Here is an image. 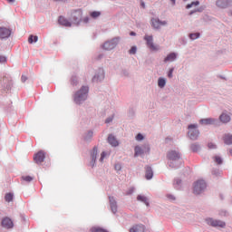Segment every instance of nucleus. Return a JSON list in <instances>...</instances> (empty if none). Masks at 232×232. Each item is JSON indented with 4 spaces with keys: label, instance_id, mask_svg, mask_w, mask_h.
Returning a JSON list of instances; mask_svg holds the SVG:
<instances>
[{
    "label": "nucleus",
    "instance_id": "nucleus-2",
    "mask_svg": "<svg viewBox=\"0 0 232 232\" xmlns=\"http://www.w3.org/2000/svg\"><path fill=\"white\" fill-rule=\"evenodd\" d=\"M180 159V154L175 150H171L168 153L169 166V168H177V161Z\"/></svg>",
    "mask_w": 232,
    "mask_h": 232
},
{
    "label": "nucleus",
    "instance_id": "nucleus-11",
    "mask_svg": "<svg viewBox=\"0 0 232 232\" xmlns=\"http://www.w3.org/2000/svg\"><path fill=\"white\" fill-rule=\"evenodd\" d=\"M12 35V31L6 27H0V39H8Z\"/></svg>",
    "mask_w": 232,
    "mask_h": 232
},
{
    "label": "nucleus",
    "instance_id": "nucleus-44",
    "mask_svg": "<svg viewBox=\"0 0 232 232\" xmlns=\"http://www.w3.org/2000/svg\"><path fill=\"white\" fill-rule=\"evenodd\" d=\"M168 198H169L170 200H175V197H173L172 195H168Z\"/></svg>",
    "mask_w": 232,
    "mask_h": 232
},
{
    "label": "nucleus",
    "instance_id": "nucleus-41",
    "mask_svg": "<svg viewBox=\"0 0 232 232\" xmlns=\"http://www.w3.org/2000/svg\"><path fill=\"white\" fill-rule=\"evenodd\" d=\"M22 82H26V81H28V78L24 75H22Z\"/></svg>",
    "mask_w": 232,
    "mask_h": 232
},
{
    "label": "nucleus",
    "instance_id": "nucleus-36",
    "mask_svg": "<svg viewBox=\"0 0 232 232\" xmlns=\"http://www.w3.org/2000/svg\"><path fill=\"white\" fill-rule=\"evenodd\" d=\"M129 53H130V54H135V53H137V47L132 46V47L130 48V50L129 51Z\"/></svg>",
    "mask_w": 232,
    "mask_h": 232
},
{
    "label": "nucleus",
    "instance_id": "nucleus-46",
    "mask_svg": "<svg viewBox=\"0 0 232 232\" xmlns=\"http://www.w3.org/2000/svg\"><path fill=\"white\" fill-rule=\"evenodd\" d=\"M130 35H137V34L135 32H130Z\"/></svg>",
    "mask_w": 232,
    "mask_h": 232
},
{
    "label": "nucleus",
    "instance_id": "nucleus-6",
    "mask_svg": "<svg viewBox=\"0 0 232 232\" xmlns=\"http://www.w3.org/2000/svg\"><path fill=\"white\" fill-rule=\"evenodd\" d=\"M206 222L208 226H212V227H226V222L222 220H217L209 218L206 219Z\"/></svg>",
    "mask_w": 232,
    "mask_h": 232
},
{
    "label": "nucleus",
    "instance_id": "nucleus-19",
    "mask_svg": "<svg viewBox=\"0 0 232 232\" xmlns=\"http://www.w3.org/2000/svg\"><path fill=\"white\" fill-rule=\"evenodd\" d=\"M108 142L109 144H111V146H114V147L119 146V141L117 140V139L114 138L113 135H109Z\"/></svg>",
    "mask_w": 232,
    "mask_h": 232
},
{
    "label": "nucleus",
    "instance_id": "nucleus-39",
    "mask_svg": "<svg viewBox=\"0 0 232 232\" xmlns=\"http://www.w3.org/2000/svg\"><path fill=\"white\" fill-rule=\"evenodd\" d=\"M173 68L169 69V73H168V77H169V79H171V77H173Z\"/></svg>",
    "mask_w": 232,
    "mask_h": 232
},
{
    "label": "nucleus",
    "instance_id": "nucleus-4",
    "mask_svg": "<svg viewBox=\"0 0 232 232\" xmlns=\"http://www.w3.org/2000/svg\"><path fill=\"white\" fill-rule=\"evenodd\" d=\"M198 126L197 124H190L188 126V137L191 140H197L200 132L197 130Z\"/></svg>",
    "mask_w": 232,
    "mask_h": 232
},
{
    "label": "nucleus",
    "instance_id": "nucleus-53",
    "mask_svg": "<svg viewBox=\"0 0 232 232\" xmlns=\"http://www.w3.org/2000/svg\"><path fill=\"white\" fill-rule=\"evenodd\" d=\"M172 3H173V5H175V0H170Z\"/></svg>",
    "mask_w": 232,
    "mask_h": 232
},
{
    "label": "nucleus",
    "instance_id": "nucleus-8",
    "mask_svg": "<svg viewBox=\"0 0 232 232\" xmlns=\"http://www.w3.org/2000/svg\"><path fill=\"white\" fill-rule=\"evenodd\" d=\"M150 24L152 26V28H154L155 30H159V28H160V26H166L168 24V23L166 21H160L159 18H152L150 20Z\"/></svg>",
    "mask_w": 232,
    "mask_h": 232
},
{
    "label": "nucleus",
    "instance_id": "nucleus-9",
    "mask_svg": "<svg viewBox=\"0 0 232 232\" xmlns=\"http://www.w3.org/2000/svg\"><path fill=\"white\" fill-rule=\"evenodd\" d=\"M45 157H46V153H44V151L43 150H40L34 155V162H36V164H41L44 162Z\"/></svg>",
    "mask_w": 232,
    "mask_h": 232
},
{
    "label": "nucleus",
    "instance_id": "nucleus-40",
    "mask_svg": "<svg viewBox=\"0 0 232 232\" xmlns=\"http://www.w3.org/2000/svg\"><path fill=\"white\" fill-rule=\"evenodd\" d=\"M208 148L209 150H215V148H217V145L213 144V143H208Z\"/></svg>",
    "mask_w": 232,
    "mask_h": 232
},
{
    "label": "nucleus",
    "instance_id": "nucleus-24",
    "mask_svg": "<svg viewBox=\"0 0 232 232\" xmlns=\"http://www.w3.org/2000/svg\"><path fill=\"white\" fill-rule=\"evenodd\" d=\"M92 160L93 163H95V160H97V147H94L91 152Z\"/></svg>",
    "mask_w": 232,
    "mask_h": 232
},
{
    "label": "nucleus",
    "instance_id": "nucleus-28",
    "mask_svg": "<svg viewBox=\"0 0 232 232\" xmlns=\"http://www.w3.org/2000/svg\"><path fill=\"white\" fill-rule=\"evenodd\" d=\"M158 86H160V88H164V86H166V80L160 78L158 81Z\"/></svg>",
    "mask_w": 232,
    "mask_h": 232
},
{
    "label": "nucleus",
    "instance_id": "nucleus-26",
    "mask_svg": "<svg viewBox=\"0 0 232 232\" xmlns=\"http://www.w3.org/2000/svg\"><path fill=\"white\" fill-rule=\"evenodd\" d=\"M135 151V157H139V155H142V153H144V150H142V148L137 146L134 149Z\"/></svg>",
    "mask_w": 232,
    "mask_h": 232
},
{
    "label": "nucleus",
    "instance_id": "nucleus-18",
    "mask_svg": "<svg viewBox=\"0 0 232 232\" xmlns=\"http://www.w3.org/2000/svg\"><path fill=\"white\" fill-rule=\"evenodd\" d=\"M219 120L224 124H227V122H229L231 121V116H229V114L222 113L219 117Z\"/></svg>",
    "mask_w": 232,
    "mask_h": 232
},
{
    "label": "nucleus",
    "instance_id": "nucleus-30",
    "mask_svg": "<svg viewBox=\"0 0 232 232\" xmlns=\"http://www.w3.org/2000/svg\"><path fill=\"white\" fill-rule=\"evenodd\" d=\"M198 5H200V2L198 1L192 2L191 4L187 5L186 8L187 9L193 8V6H198Z\"/></svg>",
    "mask_w": 232,
    "mask_h": 232
},
{
    "label": "nucleus",
    "instance_id": "nucleus-33",
    "mask_svg": "<svg viewBox=\"0 0 232 232\" xmlns=\"http://www.w3.org/2000/svg\"><path fill=\"white\" fill-rule=\"evenodd\" d=\"M22 179L25 181V182H32L34 180V178L32 176H23Z\"/></svg>",
    "mask_w": 232,
    "mask_h": 232
},
{
    "label": "nucleus",
    "instance_id": "nucleus-17",
    "mask_svg": "<svg viewBox=\"0 0 232 232\" xmlns=\"http://www.w3.org/2000/svg\"><path fill=\"white\" fill-rule=\"evenodd\" d=\"M144 225H135L130 229V232H144Z\"/></svg>",
    "mask_w": 232,
    "mask_h": 232
},
{
    "label": "nucleus",
    "instance_id": "nucleus-37",
    "mask_svg": "<svg viewBox=\"0 0 232 232\" xmlns=\"http://www.w3.org/2000/svg\"><path fill=\"white\" fill-rule=\"evenodd\" d=\"M144 140V136H142V134L139 133L136 136V140Z\"/></svg>",
    "mask_w": 232,
    "mask_h": 232
},
{
    "label": "nucleus",
    "instance_id": "nucleus-13",
    "mask_svg": "<svg viewBox=\"0 0 232 232\" xmlns=\"http://www.w3.org/2000/svg\"><path fill=\"white\" fill-rule=\"evenodd\" d=\"M117 46V39H112L103 44V50H113Z\"/></svg>",
    "mask_w": 232,
    "mask_h": 232
},
{
    "label": "nucleus",
    "instance_id": "nucleus-49",
    "mask_svg": "<svg viewBox=\"0 0 232 232\" xmlns=\"http://www.w3.org/2000/svg\"><path fill=\"white\" fill-rule=\"evenodd\" d=\"M180 182H181L180 179L176 180V184H180Z\"/></svg>",
    "mask_w": 232,
    "mask_h": 232
},
{
    "label": "nucleus",
    "instance_id": "nucleus-54",
    "mask_svg": "<svg viewBox=\"0 0 232 232\" xmlns=\"http://www.w3.org/2000/svg\"><path fill=\"white\" fill-rule=\"evenodd\" d=\"M229 15H231V16H232V12H230V13H229Z\"/></svg>",
    "mask_w": 232,
    "mask_h": 232
},
{
    "label": "nucleus",
    "instance_id": "nucleus-23",
    "mask_svg": "<svg viewBox=\"0 0 232 232\" xmlns=\"http://www.w3.org/2000/svg\"><path fill=\"white\" fill-rule=\"evenodd\" d=\"M103 79H104V72L102 71L101 73H100V75L94 76V77L92 78V82H99V81H102Z\"/></svg>",
    "mask_w": 232,
    "mask_h": 232
},
{
    "label": "nucleus",
    "instance_id": "nucleus-31",
    "mask_svg": "<svg viewBox=\"0 0 232 232\" xmlns=\"http://www.w3.org/2000/svg\"><path fill=\"white\" fill-rule=\"evenodd\" d=\"M189 37L190 39H192V41H195V39H198V37H200V34L198 33L190 34Z\"/></svg>",
    "mask_w": 232,
    "mask_h": 232
},
{
    "label": "nucleus",
    "instance_id": "nucleus-10",
    "mask_svg": "<svg viewBox=\"0 0 232 232\" xmlns=\"http://www.w3.org/2000/svg\"><path fill=\"white\" fill-rule=\"evenodd\" d=\"M216 5L218 8H229L232 6V0H218Z\"/></svg>",
    "mask_w": 232,
    "mask_h": 232
},
{
    "label": "nucleus",
    "instance_id": "nucleus-50",
    "mask_svg": "<svg viewBox=\"0 0 232 232\" xmlns=\"http://www.w3.org/2000/svg\"><path fill=\"white\" fill-rule=\"evenodd\" d=\"M193 14H195V11H191V12L189 13V15H193Z\"/></svg>",
    "mask_w": 232,
    "mask_h": 232
},
{
    "label": "nucleus",
    "instance_id": "nucleus-38",
    "mask_svg": "<svg viewBox=\"0 0 232 232\" xmlns=\"http://www.w3.org/2000/svg\"><path fill=\"white\" fill-rule=\"evenodd\" d=\"M116 171H121V169H122V167L121 166V164L117 163L115 166H114Z\"/></svg>",
    "mask_w": 232,
    "mask_h": 232
},
{
    "label": "nucleus",
    "instance_id": "nucleus-5",
    "mask_svg": "<svg viewBox=\"0 0 232 232\" xmlns=\"http://www.w3.org/2000/svg\"><path fill=\"white\" fill-rule=\"evenodd\" d=\"M206 188V181L204 179H199L194 183V193L195 195H200Z\"/></svg>",
    "mask_w": 232,
    "mask_h": 232
},
{
    "label": "nucleus",
    "instance_id": "nucleus-22",
    "mask_svg": "<svg viewBox=\"0 0 232 232\" xmlns=\"http://www.w3.org/2000/svg\"><path fill=\"white\" fill-rule=\"evenodd\" d=\"M137 200H139V202H143V204L150 206V202L148 201V198H146L145 196L142 195H139L137 197Z\"/></svg>",
    "mask_w": 232,
    "mask_h": 232
},
{
    "label": "nucleus",
    "instance_id": "nucleus-15",
    "mask_svg": "<svg viewBox=\"0 0 232 232\" xmlns=\"http://www.w3.org/2000/svg\"><path fill=\"white\" fill-rule=\"evenodd\" d=\"M200 124L202 126H209L211 124H215V119L213 118H207V119H202L199 121Z\"/></svg>",
    "mask_w": 232,
    "mask_h": 232
},
{
    "label": "nucleus",
    "instance_id": "nucleus-25",
    "mask_svg": "<svg viewBox=\"0 0 232 232\" xmlns=\"http://www.w3.org/2000/svg\"><path fill=\"white\" fill-rule=\"evenodd\" d=\"M224 142H225V144H232V135L231 134H226L224 136Z\"/></svg>",
    "mask_w": 232,
    "mask_h": 232
},
{
    "label": "nucleus",
    "instance_id": "nucleus-27",
    "mask_svg": "<svg viewBox=\"0 0 232 232\" xmlns=\"http://www.w3.org/2000/svg\"><path fill=\"white\" fill-rule=\"evenodd\" d=\"M90 15L92 17V19H97V17L101 16V12L93 11L90 13Z\"/></svg>",
    "mask_w": 232,
    "mask_h": 232
},
{
    "label": "nucleus",
    "instance_id": "nucleus-32",
    "mask_svg": "<svg viewBox=\"0 0 232 232\" xmlns=\"http://www.w3.org/2000/svg\"><path fill=\"white\" fill-rule=\"evenodd\" d=\"M37 36H34V35H30L29 39H28V43H30V44H32V43H37Z\"/></svg>",
    "mask_w": 232,
    "mask_h": 232
},
{
    "label": "nucleus",
    "instance_id": "nucleus-7",
    "mask_svg": "<svg viewBox=\"0 0 232 232\" xmlns=\"http://www.w3.org/2000/svg\"><path fill=\"white\" fill-rule=\"evenodd\" d=\"M71 19L74 23L79 24V21L82 19V10L78 9V10H73L71 12Z\"/></svg>",
    "mask_w": 232,
    "mask_h": 232
},
{
    "label": "nucleus",
    "instance_id": "nucleus-16",
    "mask_svg": "<svg viewBox=\"0 0 232 232\" xmlns=\"http://www.w3.org/2000/svg\"><path fill=\"white\" fill-rule=\"evenodd\" d=\"M109 200L112 213H117V201H115V198L111 196L109 197Z\"/></svg>",
    "mask_w": 232,
    "mask_h": 232
},
{
    "label": "nucleus",
    "instance_id": "nucleus-21",
    "mask_svg": "<svg viewBox=\"0 0 232 232\" xmlns=\"http://www.w3.org/2000/svg\"><path fill=\"white\" fill-rule=\"evenodd\" d=\"M177 59V53H171L165 58V63H171Z\"/></svg>",
    "mask_w": 232,
    "mask_h": 232
},
{
    "label": "nucleus",
    "instance_id": "nucleus-52",
    "mask_svg": "<svg viewBox=\"0 0 232 232\" xmlns=\"http://www.w3.org/2000/svg\"><path fill=\"white\" fill-rule=\"evenodd\" d=\"M8 3H14V0H7Z\"/></svg>",
    "mask_w": 232,
    "mask_h": 232
},
{
    "label": "nucleus",
    "instance_id": "nucleus-35",
    "mask_svg": "<svg viewBox=\"0 0 232 232\" xmlns=\"http://www.w3.org/2000/svg\"><path fill=\"white\" fill-rule=\"evenodd\" d=\"M214 162H216V164H222V158L219 156L214 157Z\"/></svg>",
    "mask_w": 232,
    "mask_h": 232
},
{
    "label": "nucleus",
    "instance_id": "nucleus-20",
    "mask_svg": "<svg viewBox=\"0 0 232 232\" xmlns=\"http://www.w3.org/2000/svg\"><path fill=\"white\" fill-rule=\"evenodd\" d=\"M145 178L147 179V180H150V179H153V169H151V167L146 168Z\"/></svg>",
    "mask_w": 232,
    "mask_h": 232
},
{
    "label": "nucleus",
    "instance_id": "nucleus-1",
    "mask_svg": "<svg viewBox=\"0 0 232 232\" xmlns=\"http://www.w3.org/2000/svg\"><path fill=\"white\" fill-rule=\"evenodd\" d=\"M88 92L89 89L87 86L82 87L81 90H79L74 95V102H76V104H81L82 101H86L88 97Z\"/></svg>",
    "mask_w": 232,
    "mask_h": 232
},
{
    "label": "nucleus",
    "instance_id": "nucleus-51",
    "mask_svg": "<svg viewBox=\"0 0 232 232\" xmlns=\"http://www.w3.org/2000/svg\"><path fill=\"white\" fill-rule=\"evenodd\" d=\"M130 193H133V188L130 189V191L129 192V195H130Z\"/></svg>",
    "mask_w": 232,
    "mask_h": 232
},
{
    "label": "nucleus",
    "instance_id": "nucleus-45",
    "mask_svg": "<svg viewBox=\"0 0 232 232\" xmlns=\"http://www.w3.org/2000/svg\"><path fill=\"white\" fill-rule=\"evenodd\" d=\"M5 61H6V58H5V57H0V63H5Z\"/></svg>",
    "mask_w": 232,
    "mask_h": 232
},
{
    "label": "nucleus",
    "instance_id": "nucleus-47",
    "mask_svg": "<svg viewBox=\"0 0 232 232\" xmlns=\"http://www.w3.org/2000/svg\"><path fill=\"white\" fill-rule=\"evenodd\" d=\"M142 8H146V5H144V2H141Z\"/></svg>",
    "mask_w": 232,
    "mask_h": 232
},
{
    "label": "nucleus",
    "instance_id": "nucleus-12",
    "mask_svg": "<svg viewBox=\"0 0 232 232\" xmlns=\"http://www.w3.org/2000/svg\"><path fill=\"white\" fill-rule=\"evenodd\" d=\"M58 23L61 24V26H65L67 28L72 26V22H70V20L64 16H59Z\"/></svg>",
    "mask_w": 232,
    "mask_h": 232
},
{
    "label": "nucleus",
    "instance_id": "nucleus-48",
    "mask_svg": "<svg viewBox=\"0 0 232 232\" xmlns=\"http://www.w3.org/2000/svg\"><path fill=\"white\" fill-rule=\"evenodd\" d=\"M83 21H84V23H88V21H89L88 17L84 18Z\"/></svg>",
    "mask_w": 232,
    "mask_h": 232
},
{
    "label": "nucleus",
    "instance_id": "nucleus-29",
    "mask_svg": "<svg viewBox=\"0 0 232 232\" xmlns=\"http://www.w3.org/2000/svg\"><path fill=\"white\" fill-rule=\"evenodd\" d=\"M12 200H14V194L7 193L5 195V202H12Z\"/></svg>",
    "mask_w": 232,
    "mask_h": 232
},
{
    "label": "nucleus",
    "instance_id": "nucleus-3",
    "mask_svg": "<svg viewBox=\"0 0 232 232\" xmlns=\"http://www.w3.org/2000/svg\"><path fill=\"white\" fill-rule=\"evenodd\" d=\"M143 39L146 41V44L151 52H158L159 45L153 43V35L146 34Z\"/></svg>",
    "mask_w": 232,
    "mask_h": 232
},
{
    "label": "nucleus",
    "instance_id": "nucleus-42",
    "mask_svg": "<svg viewBox=\"0 0 232 232\" xmlns=\"http://www.w3.org/2000/svg\"><path fill=\"white\" fill-rule=\"evenodd\" d=\"M104 157H106V152H102L101 155V161L104 160Z\"/></svg>",
    "mask_w": 232,
    "mask_h": 232
},
{
    "label": "nucleus",
    "instance_id": "nucleus-43",
    "mask_svg": "<svg viewBox=\"0 0 232 232\" xmlns=\"http://www.w3.org/2000/svg\"><path fill=\"white\" fill-rule=\"evenodd\" d=\"M111 121H113V118H108L105 122L106 124H110V122H111Z\"/></svg>",
    "mask_w": 232,
    "mask_h": 232
},
{
    "label": "nucleus",
    "instance_id": "nucleus-34",
    "mask_svg": "<svg viewBox=\"0 0 232 232\" xmlns=\"http://www.w3.org/2000/svg\"><path fill=\"white\" fill-rule=\"evenodd\" d=\"M190 148H191V150L192 151H194V152H197V151H198V150H199V146L198 145H197V144H192L191 146H190Z\"/></svg>",
    "mask_w": 232,
    "mask_h": 232
},
{
    "label": "nucleus",
    "instance_id": "nucleus-14",
    "mask_svg": "<svg viewBox=\"0 0 232 232\" xmlns=\"http://www.w3.org/2000/svg\"><path fill=\"white\" fill-rule=\"evenodd\" d=\"M2 226L6 229H12V227H14V222L12 221V219H10V218H5L2 220Z\"/></svg>",
    "mask_w": 232,
    "mask_h": 232
}]
</instances>
